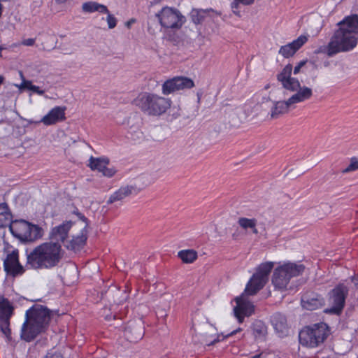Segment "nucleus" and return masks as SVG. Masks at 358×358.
<instances>
[{
    "label": "nucleus",
    "mask_w": 358,
    "mask_h": 358,
    "mask_svg": "<svg viewBox=\"0 0 358 358\" xmlns=\"http://www.w3.org/2000/svg\"><path fill=\"white\" fill-rule=\"evenodd\" d=\"M338 29L335 30L326 46H321L315 53H324L333 57L340 52L352 50L358 43V16H346L337 23Z\"/></svg>",
    "instance_id": "obj_1"
},
{
    "label": "nucleus",
    "mask_w": 358,
    "mask_h": 358,
    "mask_svg": "<svg viewBox=\"0 0 358 358\" xmlns=\"http://www.w3.org/2000/svg\"><path fill=\"white\" fill-rule=\"evenodd\" d=\"M64 253L59 243L43 242L27 253L26 266L34 270L52 269L61 262Z\"/></svg>",
    "instance_id": "obj_2"
},
{
    "label": "nucleus",
    "mask_w": 358,
    "mask_h": 358,
    "mask_svg": "<svg viewBox=\"0 0 358 358\" xmlns=\"http://www.w3.org/2000/svg\"><path fill=\"white\" fill-rule=\"evenodd\" d=\"M52 312L46 306L34 304L25 313L20 337L26 342L34 341L39 334L45 333L50 326Z\"/></svg>",
    "instance_id": "obj_3"
},
{
    "label": "nucleus",
    "mask_w": 358,
    "mask_h": 358,
    "mask_svg": "<svg viewBox=\"0 0 358 358\" xmlns=\"http://www.w3.org/2000/svg\"><path fill=\"white\" fill-rule=\"evenodd\" d=\"M132 104L148 116L160 117L170 109L172 101L154 92H143L132 101Z\"/></svg>",
    "instance_id": "obj_4"
},
{
    "label": "nucleus",
    "mask_w": 358,
    "mask_h": 358,
    "mask_svg": "<svg viewBox=\"0 0 358 358\" xmlns=\"http://www.w3.org/2000/svg\"><path fill=\"white\" fill-rule=\"evenodd\" d=\"M331 334L329 327L324 322L303 327L299 331L300 344L308 348H315L322 345Z\"/></svg>",
    "instance_id": "obj_5"
},
{
    "label": "nucleus",
    "mask_w": 358,
    "mask_h": 358,
    "mask_svg": "<svg viewBox=\"0 0 358 358\" xmlns=\"http://www.w3.org/2000/svg\"><path fill=\"white\" fill-rule=\"evenodd\" d=\"M305 266L295 262H285L276 267L272 276V284L277 289H287L292 278L297 277L304 272Z\"/></svg>",
    "instance_id": "obj_6"
},
{
    "label": "nucleus",
    "mask_w": 358,
    "mask_h": 358,
    "mask_svg": "<svg viewBox=\"0 0 358 358\" xmlns=\"http://www.w3.org/2000/svg\"><path fill=\"white\" fill-rule=\"evenodd\" d=\"M10 231L23 243L35 242L41 239L44 235V230L41 227L22 219L13 220L10 225Z\"/></svg>",
    "instance_id": "obj_7"
},
{
    "label": "nucleus",
    "mask_w": 358,
    "mask_h": 358,
    "mask_svg": "<svg viewBox=\"0 0 358 358\" xmlns=\"http://www.w3.org/2000/svg\"><path fill=\"white\" fill-rule=\"evenodd\" d=\"M156 17L165 29H180L185 22V17L178 9L169 6L163 7Z\"/></svg>",
    "instance_id": "obj_8"
},
{
    "label": "nucleus",
    "mask_w": 358,
    "mask_h": 358,
    "mask_svg": "<svg viewBox=\"0 0 358 358\" xmlns=\"http://www.w3.org/2000/svg\"><path fill=\"white\" fill-rule=\"evenodd\" d=\"M348 289L343 283L337 285L329 293V301L331 306L324 310L325 313L339 315L345 306Z\"/></svg>",
    "instance_id": "obj_9"
},
{
    "label": "nucleus",
    "mask_w": 358,
    "mask_h": 358,
    "mask_svg": "<svg viewBox=\"0 0 358 358\" xmlns=\"http://www.w3.org/2000/svg\"><path fill=\"white\" fill-rule=\"evenodd\" d=\"M14 314V307L3 296H0V331L5 336L7 342L12 341L10 320Z\"/></svg>",
    "instance_id": "obj_10"
},
{
    "label": "nucleus",
    "mask_w": 358,
    "mask_h": 358,
    "mask_svg": "<svg viewBox=\"0 0 358 358\" xmlns=\"http://www.w3.org/2000/svg\"><path fill=\"white\" fill-rule=\"evenodd\" d=\"M194 87V82L186 76H175L166 80L162 85L164 95H169L180 90H189Z\"/></svg>",
    "instance_id": "obj_11"
},
{
    "label": "nucleus",
    "mask_w": 358,
    "mask_h": 358,
    "mask_svg": "<svg viewBox=\"0 0 358 358\" xmlns=\"http://www.w3.org/2000/svg\"><path fill=\"white\" fill-rule=\"evenodd\" d=\"M110 159L107 157H94L91 156L89 159L88 166L92 171H96L103 176L112 178L117 173L114 166L108 167Z\"/></svg>",
    "instance_id": "obj_12"
},
{
    "label": "nucleus",
    "mask_w": 358,
    "mask_h": 358,
    "mask_svg": "<svg viewBox=\"0 0 358 358\" xmlns=\"http://www.w3.org/2000/svg\"><path fill=\"white\" fill-rule=\"evenodd\" d=\"M236 306L234 308L235 317L238 323L243 322L245 317L251 316L255 312V306L243 295L236 297Z\"/></svg>",
    "instance_id": "obj_13"
},
{
    "label": "nucleus",
    "mask_w": 358,
    "mask_h": 358,
    "mask_svg": "<svg viewBox=\"0 0 358 358\" xmlns=\"http://www.w3.org/2000/svg\"><path fill=\"white\" fill-rule=\"evenodd\" d=\"M3 268L7 275L15 278L22 275L25 269L19 262L17 252H12L8 254L3 262Z\"/></svg>",
    "instance_id": "obj_14"
},
{
    "label": "nucleus",
    "mask_w": 358,
    "mask_h": 358,
    "mask_svg": "<svg viewBox=\"0 0 358 358\" xmlns=\"http://www.w3.org/2000/svg\"><path fill=\"white\" fill-rule=\"evenodd\" d=\"M71 221H65L61 224L52 227L49 234V242L57 243L62 247L68 238L69 231L72 227Z\"/></svg>",
    "instance_id": "obj_15"
},
{
    "label": "nucleus",
    "mask_w": 358,
    "mask_h": 358,
    "mask_svg": "<svg viewBox=\"0 0 358 358\" xmlns=\"http://www.w3.org/2000/svg\"><path fill=\"white\" fill-rule=\"evenodd\" d=\"M308 36L301 35L291 43L282 45L278 53L285 58L292 57L308 41Z\"/></svg>",
    "instance_id": "obj_16"
},
{
    "label": "nucleus",
    "mask_w": 358,
    "mask_h": 358,
    "mask_svg": "<svg viewBox=\"0 0 358 358\" xmlns=\"http://www.w3.org/2000/svg\"><path fill=\"white\" fill-rule=\"evenodd\" d=\"M325 304L324 297L317 293H306L301 297V306L304 309L315 310L321 308Z\"/></svg>",
    "instance_id": "obj_17"
},
{
    "label": "nucleus",
    "mask_w": 358,
    "mask_h": 358,
    "mask_svg": "<svg viewBox=\"0 0 358 358\" xmlns=\"http://www.w3.org/2000/svg\"><path fill=\"white\" fill-rule=\"evenodd\" d=\"M65 119V108L55 106L43 117L41 122L46 126H50L64 121Z\"/></svg>",
    "instance_id": "obj_18"
},
{
    "label": "nucleus",
    "mask_w": 358,
    "mask_h": 358,
    "mask_svg": "<svg viewBox=\"0 0 358 358\" xmlns=\"http://www.w3.org/2000/svg\"><path fill=\"white\" fill-rule=\"evenodd\" d=\"M87 239V226H85L83 229H81L79 234L76 236H73L71 239L66 242V244L64 246L69 250L73 251H79L86 244V241Z\"/></svg>",
    "instance_id": "obj_19"
},
{
    "label": "nucleus",
    "mask_w": 358,
    "mask_h": 358,
    "mask_svg": "<svg viewBox=\"0 0 358 358\" xmlns=\"http://www.w3.org/2000/svg\"><path fill=\"white\" fill-rule=\"evenodd\" d=\"M139 190L135 186L126 185L121 186L118 189L113 192L107 201L108 204H111L116 201H122L126 197L132 194H137Z\"/></svg>",
    "instance_id": "obj_20"
},
{
    "label": "nucleus",
    "mask_w": 358,
    "mask_h": 358,
    "mask_svg": "<svg viewBox=\"0 0 358 358\" xmlns=\"http://www.w3.org/2000/svg\"><path fill=\"white\" fill-rule=\"evenodd\" d=\"M268 281L254 273L246 285L245 292L248 295H254L262 289Z\"/></svg>",
    "instance_id": "obj_21"
},
{
    "label": "nucleus",
    "mask_w": 358,
    "mask_h": 358,
    "mask_svg": "<svg viewBox=\"0 0 358 358\" xmlns=\"http://www.w3.org/2000/svg\"><path fill=\"white\" fill-rule=\"evenodd\" d=\"M313 96V90L311 88L303 86L300 87L296 91V93L293 94L289 98V103L296 104L298 103L303 102L310 99Z\"/></svg>",
    "instance_id": "obj_22"
},
{
    "label": "nucleus",
    "mask_w": 358,
    "mask_h": 358,
    "mask_svg": "<svg viewBox=\"0 0 358 358\" xmlns=\"http://www.w3.org/2000/svg\"><path fill=\"white\" fill-rule=\"evenodd\" d=\"M82 10L86 13H92L94 12H98L101 14L108 13V9L106 6L93 1L83 3L82 5Z\"/></svg>",
    "instance_id": "obj_23"
},
{
    "label": "nucleus",
    "mask_w": 358,
    "mask_h": 358,
    "mask_svg": "<svg viewBox=\"0 0 358 358\" xmlns=\"http://www.w3.org/2000/svg\"><path fill=\"white\" fill-rule=\"evenodd\" d=\"M291 106L289 99L287 101H275L271 110V117L273 119L278 118L280 115L287 113Z\"/></svg>",
    "instance_id": "obj_24"
},
{
    "label": "nucleus",
    "mask_w": 358,
    "mask_h": 358,
    "mask_svg": "<svg viewBox=\"0 0 358 358\" xmlns=\"http://www.w3.org/2000/svg\"><path fill=\"white\" fill-rule=\"evenodd\" d=\"M13 218L12 213L6 203H0V228L10 225Z\"/></svg>",
    "instance_id": "obj_25"
},
{
    "label": "nucleus",
    "mask_w": 358,
    "mask_h": 358,
    "mask_svg": "<svg viewBox=\"0 0 358 358\" xmlns=\"http://www.w3.org/2000/svg\"><path fill=\"white\" fill-rule=\"evenodd\" d=\"M252 335L256 340H262L267 333V327L262 320H255L251 326Z\"/></svg>",
    "instance_id": "obj_26"
},
{
    "label": "nucleus",
    "mask_w": 358,
    "mask_h": 358,
    "mask_svg": "<svg viewBox=\"0 0 358 358\" xmlns=\"http://www.w3.org/2000/svg\"><path fill=\"white\" fill-rule=\"evenodd\" d=\"M238 224L244 230L250 229L254 234L259 233L257 228V220L255 218L239 217Z\"/></svg>",
    "instance_id": "obj_27"
},
{
    "label": "nucleus",
    "mask_w": 358,
    "mask_h": 358,
    "mask_svg": "<svg viewBox=\"0 0 358 358\" xmlns=\"http://www.w3.org/2000/svg\"><path fill=\"white\" fill-rule=\"evenodd\" d=\"M178 257L184 264H192L198 258V253L193 249L181 250L178 252Z\"/></svg>",
    "instance_id": "obj_28"
},
{
    "label": "nucleus",
    "mask_w": 358,
    "mask_h": 358,
    "mask_svg": "<svg viewBox=\"0 0 358 358\" xmlns=\"http://www.w3.org/2000/svg\"><path fill=\"white\" fill-rule=\"evenodd\" d=\"M274 263L272 262H266L262 263L257 266L256 272L255 273L262 277L263 278L268 281L269 274L271 272Z\"/></svg>",
    "instance_id": "obj_29"
},
{
    "label": "nucleus",
    "mask_w": 358,
    "mask_h": 358,
    "mask_svg": "<svg viewBox=\"0 0 358 358\" xmlns=\"http://www.w3.org/2000/svg\"><path fill=\"white\" fill-rule=\"evenodd\" d=\"M255 0H233L231 3V8L233 13L240 17H241V13L240 10V5L243 6H250L254 3Z\"/></svg>",
    "instance_id": "obj_30"
},
{
    "label": "nucleus",
    "mask_w": 358,
    "mask_h": 358,
    "mask_svg": "<svg viewBox=\"0 0 358 358\" xmlns=\"http://www.w3.org/2000/svg\"><path fill=\"white\" fill-rule=\"evenodd\" d=\"M207 13L206 10L203 9H192L190 13L191 19L193 23L195 24H201L205 18Z\"/></svg>",
    "instance_id": "obj_31"
},
{
    "label": "nucleus",
    "mask_w": 358,
    "mask_h": 358,
    "mask_svg": "<svg viewBox=\"0 0 358 358\" xmlns=\"http://www.w3.org/2000/svg\"><path fill=\"white\" fill-rule=\"evenodd\" d=\"M292 71V65L290 64H287L277 76V79L279 82L282 84L289 78H291Z\"/></svg>",
    "instance_id": "obj_32"
},
{
    "label": "nucleus",
    "mask_w": 358,
    "mask_h": 358,
    "mask_svg": "<svg viewBox=\"0 0 358 358\" xmlns=\"http://www.w3.org/2000/svg\"><path fill=\"white\" fill-rule=\"evenodd\" d=\"M282 87L289 91H297L301 87L300 82L297 78L291 77L287 80L282 84Z\"/></svg>",
    "instance_id": "obj_33"
},
{
    "label": "nucleus",
    "mask_w": 358,
    "mask_h": 358,
    "mask_svg": "<svg viewBox=\"0 0 358 358\" xmlns=\"http://www.w3.org/2000/svg\"><path fill=\"white\" fill-rule=\"evenodd\" d=\"M358 170V158L353 157L350 159V164L342 170L343 173H348Z\"/></svg>",
    "instance_id": "obj_34"
},
{
    "label": "nucleus",
    "mask_w": 358,
    "mask_h": 358,
    "mask_svg": "<svg viewBox=\"0 0 358 358\" xmlns=\"http://www.w3.org/2000/svg\"><path fill=\"white\" fill-rule=\"evenodd\" d=\"M106 14H107L106 20H107L108 28L109 29L115 28L117 25V19L115 18V17L113 15L110 14L109 11H108V13H106Z\"/></svg>",
    "instance_id": "obj_35"
},
{
    "label": "nucleus",
    "mask_w": 358,
    "mask_h": 358,
    "mask_svg": "<svg viewBox=\"0 0 358 358\" xmlns=\"http://www.w3.org/2000/svg\"><path fill=\"white\" fill-rule=\"evenodd\" d=\"M43 358H64L63 355L58 350H49Z\"/></svg>",
    "instance_id": "obj_36"
},
{
    "label": "nucleus",
    "mask_w": 358,
    "mask_h": 358,
    "mask_svg": "<svg viewBox=\"0 0 358 358\" xmlns=\"http://www.w3.org/2000/svg\"><path fill=\"white\" fill-rule=\"evenodd\" d=\"M306 60L301 61L294 69V74H298L301 69L306 64Z\"/></svg>",
    "instance_id": "obj_37"
},
{
    "label": "nucleus",
    "mask_w": 358,
    "mask_h": 358,
    "mask_svg": "<svg viewBox=\"0 0 358 358\" xmlns=\"http://www.w3.org/2000/svg\"><path fill=\"white\" fill-rule=\"evenodd\" d=\"M29 90L32 91L33 92H34L38 95H43L44 94L43 90H41L38 86H36L34 85H32V86L31 87Z\"/></svg>",
    "instance_id": "obj_38"
},
{
    "label": "nucleus",
    "mask_w": 358,
    "mask_h": 358,
    "mask_svg": "<svg viewBox=\"0 0 358 358\" xmlns=\"http://www.w3.org/2000/svg\"><path fill=\"white\" fill-rule=\"evenodd\" d=\"M32 85L33 84H32L31 81L27 80H23L22 82L20 87L21 88L27 89V90H30V88L32 86Z\"/></svg>",
    "instance_id": "obj_39"
},
{
    "label": "nucleus",
    "mask_w": 358,
    "mask_h": 358,
    "mask_svg": "<svg viewBox=\"0 0 358 358\" xmlns=\"http://www.w3.org/2000/svg\"><path fill=\"white\" fill-rule=\"evenodd\" d=\"M35 43L34 38H27L22 41V44L26 46H32Z\"/></svg>",
    "instance_id": "obj_40"
},
{
    "label": "nucleus",
    "mask_w": 358,
    "mask_h": 358,
    "mask_svg": "<svg viewBox=\"0 0 358 358\" xmlns=\"http://www.w3.org/2000/svg\"><path fill=\"white\" fill-rule=\"evenodd\" d=\"M136 22V20L135 18H131L130 20H129L128 21L126 22L125 23V26L128 28V29H130L131 25L135 23Z\"/></svg>",
    "instance_id": "obj_41"
},
{
    "label": "nucleus",
    "mask_w": 358,
    "mask_h": 358,
    "mask_svg": "<svg viewBox=\"0 0 358 358\" xmlns=\"http://www.w3.org/2000/svg\"><path fill=\"white\" fill-rule=\"evenodd\" d=\"M78 217H80V220H82L83 222H87V219L85 217V215H83V214H81L80 213H78Z\"/></svg>",
    "instance_id": "obj_42"
},
{
    "label": "nucleus",
    "mask_w": 358,
    "mask_h": 358,
    "mask_svg": "<svg viewBox=\"0 0 358 358\" xmlns=\"http://www.w3.org/2000/svg\"><path fill=\"white\" fill-rule=\"evenodd\" d=\"M242 330L241 328H238L237 329L231 332V334H229V336H233V335H235L237 332H239Z\"/></svg>",
    "instance_id": "obj_43"
},
{
    "label": "nucleus",
    "mask_w": 358,
    "mask_h": 358,
    "mask_svg": "<svg viewBox=\"0 0 358 358\" xmlns=\"http://www.w3.org/2000/svg\"><path fill=\"white\" fill-rule=\"evenodd\" d=\"M67 1V0H55V2L58 4L64 3Z\"/></svg>",
    "instance_id": "obj_44"
},
{
    "label": "nucleus",
    "mask_w": 358,
    "mask_h": 358,
    "mask_svg": "<svg viewBox=\"0 0 358 358\" xmlns=\"http://www.w3.org/2000/svg\"><path fill=\"white\" fill-rule=\"evenodd\" d=\"M4 78L0 75V85L3 83Z\"/></svg>",
    "instance_id": "obj_45"
},
{
    "label": "nucleus",
    "mask_w": 358,
    "mask_h": 358,
    "mask_svg": "<svg viewBox=\"0 0 358 358\" xmlns=\"http://www.w3.org/2000/svg\"><path fill=\"white\" fill-rule=\"evenodd\" d=\"M329 65V61H326V62H324V66H326V67H327V66H328Z\"/></svg>",
    "instance_id": "obj_46"
},
{
    "label": "nucleus",
    "mask_w": 358,
    "mask_h": 358,
    "mask_svg": "<svg viewBox=\"0 0 358 358\" xmlns=\"http://www.w3.org/2000/svg\"><path fill=\"white\" fill-rule=\"evenodd\" d=\"M2 50H3V48H1V47L0 46V57H1V51H2Z\"/></svg>",
    "instance_id": "obj_47"
},
{
    "label": "nucleus",
    "mask_w": 358,
    "mask_h": 358,
    "mask_svg": "<svg viewBox=\"0 0 358 358\" xmlns=\"http://www.w3.org/2000/svg\"><path fill=\"white\" fill-rule=\"evenodd\" d=\"M215 342H216V341H215V340L214 341H213V342L211 343V344L215 343Z\"/></svg>",
    "instance_id": "obj_48"
},
{
    "label": "nucleus",
    "mask_w": 358,
    "mask_h": 358,
    "mask_svg": "<svg viewBox=\"0 0 358 358\" xmlns=\"http://www.w3.org/2000/svg\"><path fill=\"white\" fill-rule=\"evenodd\" d=\"M357 358H358V356H357Z\"/></svg>",
    "instance_id": "obj_49"
}]
</instances>
